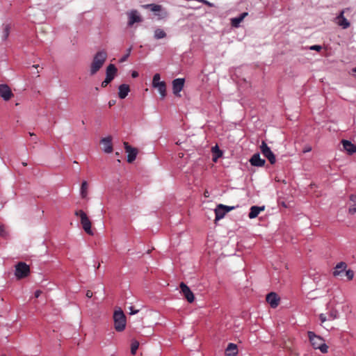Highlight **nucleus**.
I'll use <instances>...</instances> for the list:
<instances>
[{
  "label": "nucleus",
  "instance_id": "f257e3e1",
  "mask_svg": "<svg viewBox=\"0 0 356 356\" xmlns=\"http://www.w3.org/2000/svg\"><path fill=\"white\" fill-rule=\"evenodd\" d=\"M107 57L108 54L105 50L99 51L95 54L90 66V75H95L102 67Z\"/></svg>",
  "mask_w": 356,
  "mask_h": 356
},
{
  "label": "nucleus",
  "instance_id": "f03ea898",
  "mask_svg": "<svg viewBox=\"0 0 356 356\" xmlns=\"http://www.w3.org/2000/svg\"><path fill=\"white\" fill-rule=\"evenodd\" d=\"M308 337L309 341L314 349H319L321 353H326L328 350V346L325 343L324 339L315 334L313 332H308Z\"/></svg>",
  "mask_w": 356,
  "mask_h": 356
},
{
  "label": "nucleus",
  "instance_id": "7ed1b4c3",
  "mask_svg": "<svg viewBox=\"0 0 356 356\" xmlns=\"http://www.w3.org/2000/svg\"><path fill=\"white\" fill-rule=\"evenodd\" d=\"M114 327L116 331L122 332L126 327V316L121 309L115 310L113 314Z\"/></svg>",
  "mask_w": 356,
  "mask_h": 356
},
{
  "label": "nucleus",
  "instance_id": "20e7f679",
  "mask_svg": "<svg viewBox=\"0 0 356 356\" xmlns=\"http://www.w3.org/2000/svg\"><path fill=\"white\" fill-rule=\"evenodd\" d=\"M74 214L80 218L81 224L84 231L89 235H93L91 229L92 224L86 213L83 210H77Z\"/></svg>",
  "mask_w": 356,
  "mask_h": 356
},
{
  "label": "nucleus",
  "instance_id": "39448f33",
  "mask_svg": "<svg viewBox=\"0 0 356 356\" xmlns=\"http://www.w3.org/2000/svg\"><path fill=\"white\" fill-rule=\"evenodd\" d=\"M30 273L29 266L24 262H19L15 266V276L20 280L27 277Z\"/></svg>",
  "mask_w": 356,
  "mask_h": 356
},
{
  "label": "nucleus",
  "instance_id": "423d86ee",
  "mask_svg": "<svg viewBox=\"0 0 356 356\" xmlns=\"http://www.w3.org/2000/svg\"><path fill=\"white\" fill-rule=\"evenodd\" d=\"M260 150L262 154L269 161L271 164H274L275 163V156L265 141L261 142V145H260Z\"/></svg>",
  "mask_w": 356,
  "mask_h": 356
},
{
  "label": "nucleus",
  "instance_id": "0eeeda50",
  "mask_svg": "<svg viewBox=\"0 0 356 356\" xmlns=\"http://www.w3.org/2000/svg\"><path fill=\"white\" fill-rule=\"evenodd\" d=\"M184 79L178 78L172 81V91L175 95L181 97L180 92L184 86Z\"/></svg>",
  "mask_w": 356,
  "mask_h": 356
},
{
  "label": "nucleus",
  "instance_id": "6e6552de",
  "mask_svg": "<svg viewBox=\"0 0 356 356\" xmlns=\"http://www.w3.org/2000/svg\"><path fill=\"white\" fill-rule=\"evenodd\" d=\"M181 292L187 300V301L190 303L193 302L195 300V296L193 293L189 289V287L184 282L180 284Z\"/></svg>",
  "mask_w": 356,
  "mask_h": 356
},
{
  "label": "nucleus",
  "instance_id": "1a4fd4ad",
  "mask_svg": "<svg viewBox=\"0 0 356 356\" xmlns=\"http://www.w3.org/2000/svg\"><path fill=\"white\" fill-rule=\"evenodd\" d=\"M124 146L127 155L128 163H132L136 158L138 150L137 149L131 147L127 142H124Z\"/></svg>",
  "mask_w": 356,
  "mask_h": 356
},
{
  "label": "nucleus",
  "instance_id": "9d476101",
  "mask_svg": "<svg viewBox=\"0 0 356 356\" xmlns=\"http://www.w3.org/2000/svg\"><path fill=\"white\" fill-rule=\"evenodd\" d=\"M0 96L5 100L8 101L13 97V93L10 87L6 84L0 85Z\"/></svg>",
  "mask_w": 356,
  "mask_h": 356
},
{
  "label": "nucleus",
  "instance_id": "9b49d317",
  "mask_svg": "<svg viewBox=\"0 0 356 356\" xmlns=\"http://www.w3.org/2000/svg\"><path fill=\"white\" fill-rule=\"evenodd\" d=\"M128 25L129 26H132L135 23L142 22V17L136 10H131L130 13H128Z\"/></svg>",
  "mask_w": 356,
  "mask_h": 356
},
{
  "label": "nucleus",
  "instance_id": "f8f14e48",
  "mask_svg": "<svg viewBox=\"0 0 356 356\" xmlns=\"http://www.w3.org/2000/svg\"><path fill=\"white\" fill-rule=\"evenodd\" d=\"M345 10L341 11L339 15L335 18V22L343 29H347L350 26V22L344 17Z\"/></svg>",
  "mask_w": 356,
  "mask_h": 356
},
{
  "label": "nucleus",
  "instance_id": "ddd939ff",
  "mask_svg": "<svg viewBox=\"0 0 356 356\" xmlns=\"http://www.w3.org/2000/svg\"><path fill=\"white\" fill-rule=\"evenodd\" d=\"M101 144L103 145V150L106 153H111L113 152V145H112V138L111 136H108L103 138L101 141Z\"/></svg>",
  "mask_w": 356,
  "mask_h": 356
},
{
  "label": "nucleus",
  "instance_id": "4468645a",
  "mask_svg": "<svg viewBox=\"0 0 356 356\" xmlns=\"http://www.w3.org/2000/svg\"><path fill=\"white\" fill-rule=\"evenodd\" d=\"M266 301L272 308H275L279 305L280 298L275 293L271 292L266 296Z\"/></svg>",
  "mask_w": 356,
  "mask_h": 356
},
{
  "label": "nucleus",
  "instance_id": "2eb2a0df",
  "mask_svg": "<svg viewBox=\"0 0 356 356\" xmlns=\"http://www.w3.org/2000/svg\"><path fill=\"white\" fill-rule=\"evenodd\" d=\"M347 268L346 263L343 261H341L339 264H337L333 272V275L334 277H343V273L346 271Z\"/></svg>",
  "mask_w": 356,
  "mask_h": 356
},
{
  "label": "nucleus",
  "instance_id": "dca6fc26",
  "mask_svg": "<svg viewBox=\"0 0 356 356\" xmlns=\"http://www.w3.org/2000/svg\"><path fill=\"white\" fill-rule=\"evenodd\" d=\"M250 163L253 166L262 167L264 165L266 161L260 157L259 153H257L251 157Z\"/></svg>",
  "mask_w": 356,
  "mask_h": 356
},
{
  "label": "nucleus",
  "instance_id": "f3484780",
  "mask_svg": "<svg viewBox=\"0 0 356 356\" xmlns=\"http://www.w3.org/2000/svg\"><path fill=\"white\" fill-rule=\"evenodd\" d=\"M117 68L113 64H110L106 67V79L109 80L111 82L113 81V79L115 78L116 74H117Z\"/></svg>",
  "mask_w": 356,
  "mask_h": 356
},
{
  "label": "nucleus",
  "instance_id": "a211bd4d",
  "mask_svg": "<svg viewBox=\"0 0 356 356\" xmlns=\"http://www.w3.org/2000/svg\"><path fill=\"white\" fill-rule=\"evenodd\" d=\"M341 143L343 149L348 152V154H353L356 152V145L353 144L350 141L347 140H342Z\"/></svg>",
  "mask_w": 356,
  "mask_h": 356
},
{
  "label": "nucleus",
  "instance_id": "6ab92c4d",
  "mask_svg": "<svg viewBox=\"0 0 356 356\" xmlns=\"http://www.w3.org/2000/svg\"><path fill=\"white\" fill-rule=\"evenodd\" d=\"M238 353L237 346L229 343L225 350V356H236Z\"/></svg>",
  "mask_w": 356,
  "mask_h": 356
},
{
  "label": "nucleus",
  "instance_id": "aec40b11",
  "mask_svg": "<svg viewBox=\"0 0 356 356\" xmlns=\"http://www.w3.org/2000/svg\"><path fill=\"white\" fill-rule=\"evenodd\" d=\"M130 91L129 86L127 84H122L119 86L118 96L120 99H124Z\"/></svg>",
  "mask_w": 356,
  "mask_h": 356
},
{
  "label": "nucleus",
  "instance_id": "412c9836",
  "mask_svg": "<svg viewBox=\"0 0 356 356\" xmlns=\"http://www.w3.org/2000/svg\"><path fill=\"white\" fill-rule=\"evenodd\" d=\"M264 210V207L252 206L250 208V211L248 214V217L251 219L258 216L259 213Z\"/></svg>",
  "mask_w": 356,
  "mask_h": 356
},
{
  "label": "nucleus",
  "instance_id": "4be33fe9",
  "mask_svg": "<svg viewBox=\"0 0 356 356\" xmlns=\"http://www.w3.org/2000/svg\"><path fill=\"white\" fill-rule=\"evenodd\" d=\"M225 208L223 204H218L215 209V214H216V220H218L222 218H224L225 215L226 214V211L223 210V209Z\"/></svg>",
  "mask_w": 356,
  "mask_h": 356
},
{
  "label": "nucleus",
  "instance_id": "5701e85b",
  "mask_svg": "<svg viewBox=\"0 0 356 356\" xmlns=\"http://www.w3.org/2000/svg\"><path fill=\"white\" fill-rule=\"evenodd\" d=\"M248 15V13H243L238 17L232 19V26L234 27H238L240 23L244 19V18Z\"/></svg>",
  "mask_w": 356,
  "mask_h": 356
},
{
  "label": "nucleus",
  "instance_id": "b1692460",
  "mask_svg": "<svg viewBox=\"0 0 356 356\" xmlns=\"http://www.w3.org/2000/svg\"><path fill=\"white\" fill-rule=\"evenodd\" d=\"M153 87L158 90L161 95V99H163L166 96V84L164 81H162V83H159V85H156V86Z\"/></svg>",
  "mask_w": 356,
  "mask_h": 356
},
{
  "label": "nucleus",
  "instance_id": "393cba45",
  "mask_svg": "<svg viewBox=\"0 0 356 356\" xmlns=\"http://www.w3.org/2000/svg\"><path fill=\"white\" fill-rule=\"evenodd\" d=\"M88 184L86 181H83L81 186L80 193L82 198H86L88 195Z\"/></svg>",
  "mask_w": 356,
  "mask_h": 356
},
{
  "label": "nucleus",
  "instance_id": "a878e982",
  "mask_svg": "<svg viewBox=\"0 0 356 356\" xmlns=\"http://www.w3.org/2000/svg\"><path fill=\"white\" fill-rule=\"evenodd\" d=\"M165 36H166V33L163 30H162L161 29H156L154 31V38L156 39H157V40L162 39V38H165Z\"/></svg>",
  "mask_w": 356,
  "mask_h": 356
},
{
  "label": "nucleus",
  "instance_id": "bb28decb",
  "mask_svg": "<svg viewBox=\"0 0 356 356\" xmlns=\"http://www.w3.org/2000/svg\"><path fill=\"white\" fill-rule=\"evenodd\" d=\"M144 7L150 8V10L154 13L160 12L162 9V6L161 5L154 3L147 4L144 6Z\"/></svg>",
  "mask_w": 356,
  "mask_h": 356
},
{
  "label": "nucleus",
  "instance_id": "cd10ccee",
  "mask_svg": "<svg viewBox=\"0 0 356 356\" xmlns=\"http://www.w3.org/2000/svg\"><path fill=\"white\" fill-rule=\"evenodd\" d=\"M139 347V342L136 340H133L131 341V353L132 355H135L136 353V350H138Z\"/></svg>",
  "mask_w": 356,
  "mask_h": 356
},
{
  "label": "nucleus",
  "instance_id": "c85d7f7f",
  "mask_svg": "<svg viewBox=\"0 0 356 356\" xmlns=\"http://www.w3.org/2000/svg\"><path fill=\"white\" fill-rule=\"evenodd\" d=\"M161 76L159 74H155L153 76L152 80V86H156V85H159L162 81H160Z\"/></svg>",
  "mask_w": 356,
  "mask_h": 356
},
{
  "label": "nucleus",
  "instance_id": "c756f323",
  "mask_svg": "<svg viewBox=\"0 0 356 356\" xmlns=\"http://www.w3.org/2000/svg\"><path fill=\"white\" fill-rule=\"evenodd\" d=\"M343 276H346L348 280H351L354 277V272L350 269L346 270Z\"/></svg>",
  "mask_w": 356,
  "mask_h": 356
},
{
  "label": "nucleus",
  "instance_id": "7c9ffc66",
  "mask_svg": "<svg viewBox=\"0 0 356 356\" xmlns=\"http://www.w3.org/2000/svg\"><path fill=\"white\" fill-rule=\"evenodd\" d=\"M131 51V47H129L127 50L126 54H124V56L120 58V63H123L127 60V58H129V56L130 55Z\"/></svg>",
  "mask_w": 356,
  "mask_h": 356
},
{
  "label": "nucleus",
  "instance_id": "2f4dec72",
  "mask_svg": "<svg viewBox=\"0 0 356 356\" xmlns=\"http://www.w3.org/2000/svg\"><path fill=\"white\" fill-rule=\"evenodd\" d=\"M9 35V26L8 25L5 26L3 32V39L6 40Z\"/></svg>",
  "mask_w": 356,
  "mask_h": 356
},
{
  "label": "nucleus",
  "instance_id": "473e14b6",
  "mask_svg": "<svg viewBox=\"0 0 356 356\" xmlns=\"http://www.w3.org/2000/svg\"><path fill=\"white\" fill-rule=\"evenodd\" d=\"M0 235L3 237H6L7 235L5 227L2 225H0Z\"/></svg>",
  "mask_w": 356,
  "mask_h": 356
},
{
  "label": "nucleus",
  "instance_id": "72a5a7b5",
  "mask_svg": "<svg viewBox=\"0 0 356 356\" xmlns=\"http://www.w3.org/2000/svg\"><path fill=\"white\" fill-rule=\"evenodd\" d=\"M311 50H315L317 51H320L322 49V47L321 45H312L309 47Z\"/></svg>",
  "mask_w": 356,
  "mask_h": 356
},
{
  "label": "nucleus",
  "instance_id": "f704fd0d",
  "mask_svg": "<svg viewBox=\"0 0 356 356\" xmlns=\"http://www.w3.org/2000/svg\"><path fill=\"white\" fill-rule=\"evenodd\" d=\"M348 213L352 215L356 213V204L349 208Z\"/></svg>",
  "mask_w": 356,
  "mask_h": 356
},
{
  "label": "nucleus",
  "instance_id": "c9c22d12",
  "mask_svg": "<svg viewBox=\"0 0 356 356\" xmlns=\"http://www.w3.org/2000/svg\"><path fill=\"white\" fill-rule=\"evenodd\" d=\"M129 314H131V315L136 314L139 312L138 309H135L134 307L132 306L129 307Z\"/></svg>",
  "mask_w": 356,
  "mask_h": 356
},
{
  "label": "nucleus",
  "instance_id": "e433bc0d",
  "mask_svg": "<svg viewBox=\"0 0 356 356\" xmlns=\"http://www.w3.org/2000/svg\"><path fill=\"white\" fill-rule=\"evenodd\" d=\"M110 83H111V81L109 80H108L107 79H105L104 81H103L102 83V87L106 88L108 86V84Z\"/></svg>",
  "mask_w": 356,
  "mask_h": 356
},
{
  "label": "nucleus",
  "instance_id": "4c0bfd02",
  "mask_svg": "<svg viewBox=\"0 0 356 356\" xmlns=\"http://www.w3.org/2000/svg\"><path fill=\"white\" fill-rule=\"evenodd\" d=\"M224 207L225 208H224L223 210H225L227 213L234 209V207H229V206H225V205H224Z\"/></svg>",
  "mask_w": 356,
  "mask_h": 356
},
{
  "label": "nucleus",
  "instance_id": "58836bf2",
  "mask_svg": "<svg viewBox=\"0 0 356 356\" xmlns=\"http://www.w3.org/2000/svg\"><path fill=\"white\" fill-rule=\"evenodd\" d=\"M86 296L87 298H90L92 297L93 293L90 290H88L86 291Z\"/></svg>",
  "mask_w": 356,
  "mask_h": 356
},
{
  "label": "nucleus",
  "instance_id": "ea45409f",
  "mask_svg": "<svg viewBox=\"0 0 356 356\" xmlns=\"http://www.w3.org/2000/svg\"><path fill=\"white\" fill-rule=\"evenodd\" d=\"M319 318H320V321H321V323H324L325 321H326V317L324 314H321L319 316Z\"/></svg>",
  "mask_w": 356,
  "mask_h": 356
},
{
  "label": "nucleus",
  "instance_id": "a19ab883",
  "mask_svg": "<svg viewBox=\"0 0 356 356\" xmlns=\"http://www.w3.org/2000/svg\"><path fill=\"white\" fill-rule=\"evenodd\" d=\"M350 200H351L352 202H356V195H350Z\"/></svg>",
  "mask_w": 356,
  "mask_h": 356
},
{
  "label": "nucleus",
  "instance_id": "79ce46f5",
  "mask_svg": "<svg viewBox=\"0 0 356 356\" xmlns=\"http://www.w3.org/2000/svg\"><path fill=\"white\" fill-rule=\"evenodd\" d=\"M42 293V291L40 290H37L35 292V298H38Z\"/></svg>",
  "mask_w": 356,
  "mask_h": 356
},
{
  "label": "nucleus",
  "instance_id": "37998d69",
  "mask_svg": "<svg viewBox=\"0 0 356 356\" xmlns=\"http://www.w3.org/2000/svg\"><path fill=\"white\" fill-rule=\"evenodd\" d=\"M131 76L133 78H136L138 76V72H136V71H133L132 73H131Z\"/></svg>",
  "mask_w": 356,
  "mask_h": 356
},
{
  "label": "nucleus",
  "instance_id": "c03bdc74",
  "mask_svg": "<svg viewBox=\"0 0 356 356\" xmlns=\"http://www.w3.org/2000/svg\"><path fill=\"white\" fill-rule=\"evenodd\" d=\"M115 100H110V101L108 102V106H109V107L113 106V105H115Z\"/></svg>",
  "mask_w": 356,
  "mask_h": 356
},
{
  "label": "nucleus",
  "instance_id": "a18cd8bd",
  "mask_svg": "<svg viewBox=\"0 0 356 356\" xmlns=\"http://www.w3.org/2000/svg\"><path fill=\"white\" fill-rule=\"evenodd\" d=\"M312 150V147H305L304 149H303V152L304 153H306V152H309Z\"/></svg>",
  "mask_w": 356,
  "mask_h": 356
},
{
  "label": "nucleus",
  "instance_id": "49530a36",
  "mask_svg": "<svg viewBox=\"0 0 356 356\" xmlns=\"http://www.w3.org/2000/svg\"><path fill=\"white\" fill-rule=\"evenodd\" d=\"M33 142H34L35 143H37V142H38V138L35 136V137H34V138L33 139Z\"/></svg>",
  "mask_w": 356,
  "mask_h": 356
},
{
  "label": "nucleus",
  "instance_id": "de8ad7c7",
  "mask_svg": "<svg viewBox=\"0 0 356 356\" xmlns=\"http://www.w3.org/2000/svg\"><path fill=\"white\" fill-rule=\"evenodd\" d=\"M204 196H205V197H209V193H208V191H206L204 192Z\"/></svg>",
  "mask_w": 356,
  "mask_h": 356
},
{
  "label": "nucleus",
  "instance_id": "09e8293b",
  "mask_svg": "<svg viewBox=\"0 0 356 356\" xmlns=\"http://www.w3.org/2000/svg\"><path fill=\"white\" fill-rule=\"evenodd\" d=\"M29 135H30L31 136H35V134H34L33 133H31V132H29Z\"/></svg>",
  "mask_w": 356,
  "mask_h": 356
},
{
  "label": "nucleus",
  "instance_id": "8fccbe9b",
  "mask_svg": "<svg viewBox=\"0 0 356 356\" xmlns=\"http://www.w3.org/2000/svg\"><path fill=\"white\" fill-rule=\"evenodd\" d=\"M218 153H219V154H218V156H221V154H222L221 152H220V151L218 150Z\"/></svg>",
  "mask_w": 356,
  "mask_h": 356
},
{
  "label": "nucleus",
  "instance_id": "3c124183",
  "mask_svg": "<svg viewBox=\"0 0 356 356\" xmlns=\"http://www.w3.org/2000/svg\"><path fill=\"white\" fill-rule=\"evenodd\" d=\"M33 67L37 68L38 67V65H34Z\"/></svg>",
  "mask_w": 356,
  "mask_h": 356
},
{
  "label": "nucleus",
  "instance_id": "603ef678",
  "mask_svg": "<svg viewBox=\"0 0 356 356\" xmlns=\"http://www.w3.org/2000/svg\"><path fill=\"white\" fill-rule=\"evenodd\" d=\"M22 164L24 166H26L27 165L26 163H22Z\"/></svg>",
  "mask_w": 356,
  "mask_h": 356
},
{
  "label": "nucleus",
  "instance_id": "864d4df0",
  "mask_svg": "<svg viewBox=\"0 0 356 356\" xmlns=\"http://www.w3.org/2000/svg\"><path fill=\"white\" fill-rule=\"evenodd\" d=\"M354 71L356 72V68L354 70Z\"/></svg>",
  "mask_w": 356,
  "mask_h": 356
},
{
  "label": "nucleus",
  "instance_id": "5fc2aeb1",
  "mask_svg": "<svg viewBox=\"0 0 356 356\" xmlns=\"http://www.w3.org/2000/svg\"><path fill=\"white\" fill-rule=\"evenodd\" d=\"M1 356H6V355H1Z\"/></svg>",
  "mask_w": 356,
  "mask_h": 356
}]
</instances>
